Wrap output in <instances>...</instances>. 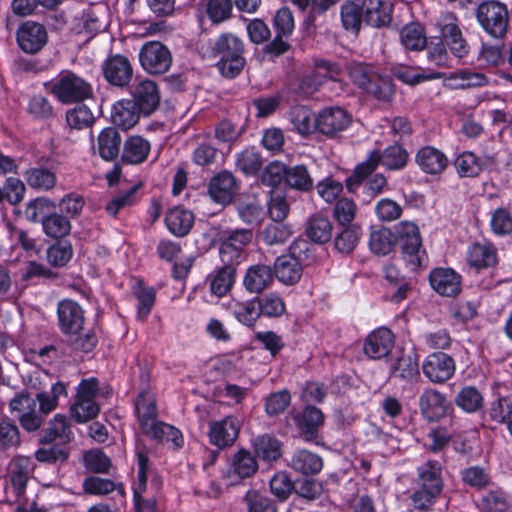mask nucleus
Returning a JSON list of instances; mask_svg holds the SVG:
<instances>
[{
  "label": "nucleus",
  "instance_id": "nucleus-28",
  "mask_svg": "<svg viewBox=\"0 0 512 512\" xmlns=\"http://www.w3.org/2000/svg\"><path fill=\"white\" fill-rule=\"evenodd\" d=\"M135 413L143 433L158 422L156 400L149 390L139 393L135 401Z\"/></svg>",
  "mask_w": 512,
  "mask_h": 512
},
{
  "label": "nucleus",
  "instance_id": "nucleus-56",
  "mask_svg": "<svg viewBox=\"0 0 512 512\" xmlns=\"http://www.w3.org/2000/svg\"><path fill=\"white\" fill-rule=\"evenodd\" d=\"M409 159V153L401 143L386 147V170H402L407 166Z\"/></svg>",
  "mask_w": 512,
  "mask_h": 512
},
{
  "label": "nucleus",
  "instance_id": "nucleus-62",
  "mask_svg": "<svg viewBox=\"0 0 512 512\" xmlns=\"http://www.w3.org/2000/svg\"><path fill=\"white\" fill-rule=\"evenodd\" d=\"M244 501L247 505L248 512H276V507L273 502L256 490H248L245 494Z\"/></svg>",
  "mask_w": 512,
  "mask_h": 512
},
{
  "label": "nucleus",
  "instance_id": "nucleus-54",
  "mask_svg": "<svg viewBox=\"0 0 512 512\" xmlns=\"http://www.w3.org/2000/svg\"><path fill=\"white\" fill-rule=\"evenodd\" d=\"M45 234L52 238H61L69 234L70 221L63 215L52 214L42 220Z\"/></svg>",
  "mask_w": 512,
  "mask_h": 512
},
{
  "label": "nucleus",
  "instance_id": "nucleus-1",
  "mask_svg": "<svg viewBox=\"0 0 512 512\" xmlns=\"http://www.w3.org/2000/svg\"><path fill=\"white\" fill-rule=\"evenodd\" d=\"M386 232V245H400L405 261L413 270L419 268L425 252L421 251L422 240L418 227L412 222L404 221Z\"/></svg>",
  "mask_w": 512,
  "mask_h": 512
},
{
  "label": "nucleus",
  "instance_id": "nucleus-37",
  "mask_svg": "<svg viewBox=\"0 0 512 512\" xmlns=\"http://www.w3.org/2000/svg\"><path fill=\"white\" fill-rule=\"evenodd\" d=\"M289 465L298 473L314 475L322 470L323 461L321 457L315 453L308 450H298L291 457Z\"/></svg>",
  "mask_w": 512,
  "mask_h": 512
},
{
  "label": "nucleus",
  "instance_id": "nucleus-58",
  "mask_svg": "<svg viewBox=\"0 0 512 512\" xmlns=\"http://www.w3.org/2000/svg\"><path fill=\"white\" fill-rule=\"evenodd\" d=\"M400 39L403 46L408 50H422L427 40L420 26H406L400 33Z\"/></svg>",
  "mask_w": 512,
  "mask_h": 512
},
{
  "label": "nucleus",
  "instance_id": "nucleus-44",
  "mask_svg": "<svg viewBox=\"0 0 512 512\" xmlns=\"http://www.w3.org/2000/svg\"><path fill=\"white\" fill-rule=\"evenodd\" d=\"M254 449L258 457L263 461L272 462L281 457V443L269 435H262L255 439Z\"/></svg>",
  "mask_w": 512,
  "mask_h": 512
},
{
  "label": "nucleus",
  "instance_id": "nucleus-3",
  "mask_svg": "<svg viewBox=\"0 0 512 512\" xmlns=\"http://www.w3.org/2000/svg\"><path fill=\"white\" fill-rule=\"evenodd\" d=\"M101 394L99 381L97 378L91 377L83 379L77 386L75 400L70 407L71 416L78 423H85L98 416L100 412V402L97 397ZM108 396L110 391L102 392Z\"/></svg>",
  "mask_w": 512,
  "mask_h": 512
},
{
  "label": "nucleus",
  "instance_id": "nucleus-60",
  "mask_svg": "<svg viewBox=\"0 0 512 512\" xmlns=\"http://www.w3.org/2000/svg\"><path fill=\"white\" fill-rule=\"evenodd\" d=\"M72 246L68 242H58L47 250V260L54 267L66 265L72 258Z\"/></svg>",
  "mask_w": 512,
  "mask_h": 512
},
{
  "label": "nucleus",
  "instance_id": "nucleus-33",
  "mask_svg": "<svg viewBox=\"0 0 512 512\" xmlns=\"http://www.w3.org/2000/svg\"><path fill=\"white\" fill-rule=\"evenodd\" d=\"M150 150L148 140L138 135L130 136L124 143L122 160L128 164H141L147 159Z\"/></svg>",
  "mask_w": 512,
  "mask_h": 512
},
{
  "label": "nucleus",
  "instance_id": "nucleus-51",
  "mask_svg": "<svg viewBox=\"0 0 512 512\" xmlns=\"http://www.w3.org/2000/svg\"><path fill=\"white\" fill-rule=\"evenodd\" d=\"M292 235L291 227L283 221H273L268 224L260 234V237L268 245L282 244Z\"/></svg>",
  "mask_w": 512,
  "mask_h": 512
},
{
  "label": "nucleus",
  "instance_id": "nucleus-29",
  "mask_svg": "<svg viewBox=\"0 0 512 512\" xmlns=\"http://www.w3.org/2000/svg\"><path fill=\"white\" fill-rule=\"evenodd\" d=\"M444 84L451 89H468L481 87L488 84V78L480 72H473L467 69L452 72L448 75L441 73Z\"/></svg>",
  "mask_w": 512,
  "mask_h": 512
},
{
  "label": "nucleus",
  "instance_id": "nucleus-43",
  "mask_svg": "<svg viewBox=\"0 0 512 512\" xmlns=\"http://www.w3.org/2000/svg\"><path fill=\"white\" fill-rule=\"evenodd\" d=\"M256 302L259 309V317L263 315L268 318H277L286 311L284 300L274 292L256 297Z\"/></svg>",
  "mask_w": 512,
  "mask_h": 512
},
{
  "label": "nucleus",
  "instance_id": "nucleus-45",
  "mask_svg": "<svg viewBox=\"0 0 512 512\" xmlns=\"http://www.w3.org/2000/svg\"><path fill=\"white\" fill-rule=\"evenodd\" d=\"M324 420L323 413L320 409L308 406L302 412L294 416L296 425L305 434L312 435L316 429L322 425Z\"/></svg>",
  "mask_w": 512,
  "mask_h": 512
},
{
  "label": "nucleus",
  "instance_id": "nucleus-39",
  "mask_svg": "<svg viewBox=\"0 0 512 512\" xmlns=\"http://www.w3.org/2000/svg\"><path fill=\"white\" fill-rule=\"evenodd\" d=\"M72 439L73 432L67 417L62 414H56L50 421L42 441L45 443L58 441L61 444H66L69 443Z\"/></svg>",
  "mask_w": 512,
  "mask_h": 512
},
{
  "label": "nucleus",
  "instance_id": "nucleus-46",
  "mask_svg": "<svg viewBox=\"0 0 512 512\" xmlns=\"http://www.w3.org/2000/svg\"><path fill=\"white\" fill-rule=\"evenodd\" d=\"M27 184L34 189L50 190L56 185V175L49 169L31 168L24 174Z\"/></svg>",
  "mask_w": 512,
  "mask_h": 512
},
{
  "label": "nucleus",
  "instance_id": "nucleus-38",
  "mask_svg": "<svg viewBox=\"0 0 512 512\" xmlns=\"http://www.w3.org/2000/svg\"><path fill=\"white\" fill-rule=\"evenodd\" d=\"M235 277L236 269L230 266H222L215 270L207 278L211 293L217 297L226 295L232 289Z\"/></svg>",
  "mask_w": 512,
  "mask_h": 512
},
{
  "label": "nucleus",
  "instance_id": "nucleus-55",
  "mask_svg": "<svg viewBox=\"0 0 512 512\" xmlns=\"http://www.w3.org/2000/svg\"><path fill=\"white\" fill-rule=\"evenodd\" d=\"M94 115L86 105L76 106L66 113L67 124L77 130L90 127L94 123Z\"/></svg>",
  "mask_w": 512,
  "mask_h": 512
},
{
  "label": "nucleus",
  "instance_id": "nucleus-52",
  "mask_svg": "<svg viewBox=\"0 0 512 512\" xmlns=\"http://www.w3.org/2000/svg\"><path fill=\"white\" fill-rule=\"evenodd\" d=\"M67 390L62 382H56L52 385L50 392H42L37 394L40 413L47 415L58 406L60 396H66Z\"/></svg>",
  "mask_w": 512,
  "mask_h": 512
},
{
  "label": "nucleus",
  "instance_id": "nucleus-11",
  "mask_svg": "<svg viewBox=\"0 0 512 512\" xmlns=\"http://www.w3.org/2000/svg\"><path fill=\"white\" fill-rule=\"evenodd\" d=\"M300 245L307 247V243L302 241L291 246V252L287 255L279 256L274 263V276L285 285L296 284L303 272V266L299 257L296 256Z\"/></svg>",
  "mask_w": 512,
  "mask_h": 512
},
{
  "label": "nucleus",
  "instance_id": "nucleus-49",
  "mask_svg": "<svg viewBox=\"0 0 512 512\" xmlns=\"http://www.w3.org/2000/svg\"><path fill=\"white\" fill-rule=\"evenodd\" d=\"M390 71L395 78L409 85L439 79L443 76L440 72L415 73L411 68L402 65H394Z\"/></svg>",
  "mask_w": 512,
  "mask_h": 512
},
{
  "label": "nucleus",
  "instance_id": "nucleus-25",
  "mask_svg": "<svg viewBox=\"0 0 512 512\" xmlns=\"http://www.w3.org/2000/svg\"><path fill=\"white\" fill-rule=\"evenodd\" d=\"M274 274L270 266L255 264L250 266L243 278V285L250 293L259 294L273 282Z\"/></svg>",
  "mask_w": 512,
  "mask_h": 512
},
{
  "label": "nucleus",
  "instance_id": "nucleus-26",
  "mask_svg": "<svg viewBox=\"0 0 512 512\" xmlns=\"http://www.w3.org/2000/svg\"><path fill=\"white\" fill-rule=\"evenodd\" d=\"M415 160L424 173L431 175L442 173L448 165L446 155L432 146L421 148L417 152Z\"/></svg>",
  "mask_w": 512,
  "mask_h": 512
},
{
  "label": "nucleus",
  "instance_id": "nucleus-31",
  "mask_svg": "<svg viewBox=\"0 0 512 512\" xmlns=\"http://www.w3.org/2000/svg\"><path fill=\"white\" fill-rule=\"evenodd\" d=\"M441 465L435 460H428L417 467L415 483L418 487L428 488L435 492H441L443 481L441 478Z\"/></svg>",
  "mask_w": 512,
  "mask_h": 512
},
{
  "label": "nucleus",
  "instance_id": "nucleus-53",
  "mask_svg": "<svg viewBox=\"0 0 512 512\" xmlns=\"http://www.w3.org/2000/svg\"><path fill=\"white\" fill-rule=\"evenodd\" d=\"M455 403L465 412L473 413L482 407L483 398L478 389L466 386L456 396Z\"/></svg>",
  "mask_w": 512,
  "mask_h": 512
},
{
  "label": "nucleus",
  "instance_id": "nucleus-6",
  "mask_svg": "<svg viewBox=\"0 0 512 512\" xmlns=\"http://www.w3.org/2000/svg\"><path fill=\"white\" fill-rule=\"evenodd\" d=\"M476 18L486 33L494 38H501L508 28V10L498 1L481 3L476 11Z\"/></svg>",
  "mask_w": 512,
  "mask_h": 512
},
{
  "label": "nucleus",
  "instance_id": "nucleus-35",
  "mask_svg": "<svg viewBox=\"0 0 512 512\" xmlns=\"http://www.w3.org/2000/svg\"><path fill=\"white\" fill-rule=\"evenodd\" d=\"M467 261L476 269L489 268L496 264V249L490 243H474L467 250Z\"/></svg>",
  "mask_w": 512,
  "mask_h": 512
},
{
  "label": "nucleus",
  "instance_id": "nucleus-61",
  "mask_svg": "<svg viewBox=\"0 0 512 512\" xmlns=\"http://www.w3.org/2000/svg\"><path fill=\"white\" fill-rule=\"evenodd\" d=\"M232 7L231 0H208L206 12L213 23H221L230 18Z\"/></svg>",
  "mask_w": 512,
  "mask_h": 512
},
{
  "label": "nucleus",
  "instance_id": "nucleus-48",
  "mask_svg": "<svg viewBox=\"0 0 512 512\" xmlns=\"http://www.w3.org/2000/svg\"><path fill=\"white\" fill-rule=\"evenodd\" d=\"M482 512H512V502L502 491L488 492L480 502Z\"/></svg>",
  "mask_w": 512,
  "mask_h": 512
},
{
  "label": "nucleus",
  "instance_id": "nucleus-19",
  "mask_svg": "<svg viewBox=\"0 0 512 512\" xmlns=\"http://www.w3.org/2000/svg\"><path fill=\"white\" fill-rule=\"evenodd\" d=\"M239 428V421L233 416L211 422L209 426L210 442L219 448L230 446L237 439Z\"/></svg>",
  "mask_w": 512,
  "mask_h": 512
},
{
  "label": "nucleus",
  "instance_id": "nucleus-36",
  "mask_svg": "<svg viewBox=\"0 0 512 512\" xmlns=\"http://www.w3.org/2000/svg\"><path fill=\"white\" fill-rule=\"evenodd\" d=\"M225 305L240 323L248 327L254 326L259 318L256 298L244 302L230 299Z\"/></svg>",
  "mask_w": 512,
  "mask_h": 512
},
{
  "label": "nucleus",
  "instance_id": "nucleus-7",
  "mask_svg": "<svg viewBox=\"0 0 512 512\" xmlns=\"http://www.w3.org/2000/svg\"><path fill=\"white\" fill-rule=\"evenodd\" d=\"M253 234L248 229L231 231L220 243L219 258L223 266L235 268L245 259L244 249L251 242Z\"/></svg>",
  "mask_w": 512,
  "mask_h": 512
},
{
  "label": "nucleus",
  "instance_id": "nucleus-8",
  "mask_svg": "<svg viewBox=\"0 0 512 512\" xmlns=\"http://www.w3.org/2000/svg\"><path fill=\"white\" fill-rule=\"evenodd\" d=\"M141 67L149 74L166 73L172 65V54L168 47L159 41L146 42L139 51Z\"/></svg>",
  "mask_w": 512,
  "mask_h": 512
},
{
  "label": "nucleus",
  "instance_id": "nucleus-24",
  "mask_svg": "<svg viewBox=\"0 0 512 512\" xmlns=\"http://www.w3.org/2000/svg\"><path fill=\"white\" fill-rule=\"evenodd\" d=\"M350 117L342 108H326L317 117V128L325 135H333L348 127Z\"/></svg>",
  "mask_w": 512,
  "mask_h": 512
},
{
  "label": "nucleus",
  "instance_id": "nucleus-18",
  "mask_svg": "<svg viewBox=\"0 0 512 512\" xmlns=\"http://www.w3.org/2000/svg\"><path fill=\"white\" fill-rule=\"evenodd\" d=\"M132 96L133 103L145 116L152 114L160 104L158 87L152 80L146 79L138 82L133 88Z\"/></svg>",
  "mask_w": 512,
  "mask_h": 512
},
{
  "label": "nucleus",
  "instance_id": "nucleus-16",
  "mask_svg": "<svg viewBox=\"0 0 512 512\" xmlns=\"http://www.w3.org/2000/svg\"><path fill=\"white\" fill-rule=\"evenodd\" d=\"M47 41V33L41 24L27 21L17 31L19 47L26 53L34 54L41 50Z\"/></svg>",
  "mask_w": 512,
  "mask_h": 512
},
{
  "label": "nucleus",
  "instance_id": "nucleus-15",
  "mask_svg": "<svg viewBox=\"0 0 512 512\" xmlns=\"http://www.w3.org/2000/svg\"><path fill=\"white\" fill-rule=\"evenodd\" d=\"M496 157L493 154H482L477 156L473 152L465 151L457 156L454 166L461 177L477 176L483 169L494 166Z\"/></svg>",
  "mask_w": 512,
  "mask_h": 512
},
{
  "label": "nucleus",
  "instance_id": "nucleus-27",
  "mask_svg": "<svg viewBox=\"0 0 512 512\" xmlns=\"http://www.w3.org/2000/svg\"><path fill=\"white\" fill-rule=\"evenodd\" d=\"M194 220L193 213L182 206L169 209L165 216L168 231L176 237L186 236L192 229Z\"/></svg>",
  "mask_w": 512,
  "mask_h": 512
},
{
  "label": "nucleus",
  "instance_id": "nucleus-42",
  "mask_svg": "<svg viewBox=\"0 0 512 512\" xmlns=\"http://www.w3.org/2000/svg\"><path fill=\"white\" fill-rule=\"evenodd\" d=\"M306 234L315 243H326L332 235L331 222L327 217L316 214L309 219Z\"/></svg>",
  "mask_w": 512,
  "mask_h": 512
},
{
  "label": "nucleus",
  "instance_id": "nucleus-34",
  "mask_svg": "<svg viewBox=\"0 0 512 512\" xmlns=\"http://www.w3.org/2000/svg\"><path fill=\"white\" fill-rule=\"evenodd\" d=\"M121 137L116 129L108 127L103 129L97 138V145L93 146L99 156L106 160H114L120 150Z\"/></svg>",
  "mask_w": 512,
  "mask_h": 512
},
{
  "label": "nucleus",
  "instance_id": "nucleus-23",
  "mask_svg": "<svg viewBox=\"0 0 512 512\" xmlns=\"http://www.w3.org/2000/svg\"><path fill=\"white\" fill-rule=\"evenodd\" d=\"M237 191V183L232 173L224 171L213 177L208 192L212 200L221 205L229 204Z\"/></svg>",
  "mask_w": 512,
  "mask_h": 512
},
{
  "label": "nucleus",
  "instance_id": "nucleus-47",
  "mask_svg": "<svg viewBox=\"0 0 512 512\" xmlns=\"http://www.w3.org/2000/svg\"><path fill=\"white\" fill-rule=\"evenodd\" d=\"M287 185L298 191H309L312 189L314 181L305 165H295L287 170Z\"/></svg>",
  "mask_w": 512,
  "mask_h": 512
},
{
  "label": "nucleus",
  "instance_id": "nucleus-22",
  "mask_svg": "<svg viewBox=\"0 0 512 512\" xmlns=\"http://www.w3.org/2000/svg\"><path fill=\"white\" fill-rule=\"evenodd\" d=\"M384 152L380 149L373 150L368 158L358 164L352 175L346 179V188L350 193H354L361 186L363 181L370 177L376 169L383 163Z\"/></svg>",
  "mask_w": 512,
  "mask_h": 512
},
{
  "label": "nucleus",
  "instance_id": "nucleus-57",
  "mask_svg": "<svg viewBox=\"0 0 512 512\" xmlns=\"http://www.w3.org/2000/svg\"><path fill=\"white\" fill-rule=\"evenodd\" d=\"M363 13L360 6L346 2L341 6V21L346 30L357 33L361 27Z\"/></svg>",
  "mask_w": 512,
  "mask_h": 512
},
{
  "label": "nucleus",
  "instance_id": "nucleus-21",
  "mask_svg": "<svg viewBox=\"0 0 512 512\" xmlns=\"http://www.w3.org/2000/svg\"><path fill=\"white\" fill-rule=\"evenodd\" d=\"M57 313L61 330L66 335L82 330L84 312L78 303L71 300H63L58 305Z\"/></svg>",
  "mask_w": 512,
  "mask_h": 512
},
{
  "label": "nucleus",
  "instance_id": "nucleus-64",
  "mask_svg": "<svg viewBox=\"0 0 512 512\" xmlns=\"http://www.w3.org/2000/svg\"><path fill=\"white\" fill-rule=\"evenodd\" d=\"M25 190V185L20 179L9 177L1 189L2 201L6 199L10 204L16 205L23 200Z\"/></svg>",
  "mask_w": 512,
  "mask_h": 512
},
{
  "label": "nucleus",
  "instance_id": "nucleus-20",
  "mask_svg": "<svg viewBox=\"0 0 512 512\" xmlns=\"http://www.w3.org/2000/svg\"><path fill=\"white\" fill-rule=\"evenodd\" d=\"M419 407L425 418L437 421L447 414L449 403L444 394L430 388L420 395Z\"/></svg>",
  "mask_w": 512,
  "mask_h": 512
},
{
  "label": "nucleus",
  "instance_id": "nucleus-5",
  "mask_svg": "<svg viewBox=\"0 0 512 512\" xmlns=\"http://www.w3.org/2000/svg\"><path fill=\"white\" fill-rule=\"evenodd\" d=\"M61 103L71 104L93 96L92 85L71 71H62L57 78L44 84Z\"/></svg>",
  "mask_w": 512,
  "mask_h": 512
},
{
  "label": "nucleus",
  "instance_id": "nucleus-50",
  "mask_svg": "<svg viewBox=\"0 0 512 512\" xmlns=\"http://www.w3.org/2000/svg\"><path fill=\"white\" fill-rule=\"evenodd\" d=\"M235 164L242 173L254 175L260 170L262 160L258 151L253 147H249L236 154Z\"/></svg>",
  "mask_w": 512,
  "mask_h": 512
},
{
  "label": "nucleus",
  "instance_id": "nucleus-14",
  "mask_svg": "<svg viewBox=\"0 0 512 512\" xmlns=\"http://www.w3.org/2000/svg\"><path fill=\"white\" fill-rule=\"evenodd\" d=\"M103 74L107 82L111 85L125 87L132 79L133 68L127 57L116 54L105 61Z\"/></svg>",
  "mask_w": 512,
  "mask_h": 512
},
{
  "label": "nucleus",
  "instance_id": "nucleus-2",
  "mask_svg": "<svg viewBox=\"0 0 512 512\" xmlns=\"http://www.w3.org/2000/svg\"><path fill=\"white\" fill-rule=\"evenodd\" d=\"M212 50L219 57L217 66L223 76L234 78L244 68V45L237 36L231 33L221 34L213 43Z\"/></svg>",
  "mask_w": 512,
  "mask_h": 512
},
{
  "label": "nucleus",
  "instance_id": "nucleus-41",
  "mask_svg": "<svg viewBox=\"0 0 512 512\" xmlns=\"http://www.w3.org/2000/svg\"><path fill=\"white\" fill-rule=\"evenodd\" d=\"M290 121L301 135L312 133L317 128V118L305 106H295L290 111Z\"/></svg>",
  "mask_w": 512,
  "mask_h": 512
},
{
  "label": "nucleus",
  "instance_id": "nucleus-59",
  "mask_svg": "<svg viewBox=\"0 0 512 512\" xmlns=\"http://www.w3.org/2000/svg\"><path fill=\"white\" fill-rule=\"evenodd\" d=\"M363 14L368 25L381 27L384 24V0H364Z\"/></svg>",
  "mask_w": 512,
  "mask_h": 512
},
{
  "label": "nucleus",
  "instance_id": "nucleus-4",
  "mask_svg": "<svg viewBox=\"0 0 512 512\" xmlns=\"http://www.w3.org/2000/svg\"><path fill=\"white\" fill-rule=\"evenodd\" d=\"M386 366L391 378L410 382L418 377V363L403 345L395 343L394 335L386 329Z\"/></svg>",
  "mask_w": 512,
  "mask_h": 512
},
{
  "label": "nucleus",
  "instance_id": "nucleus-9",
  "mask_svg": "<svg viewBox=\"0 0 512 512\" xmlns=\"http://www.w3.org/2000/svg\"><path fill=\"white\" fill-rule=\"evenodd\" d=\"M441 39L449 46L451 52L459 58L466 56L469 45L464 39L457 17L451 12L441 14L436 23Z\"/></svg>",
  "mask_w": 512,
  "mask_h": 512
},
{
  "label": "nucleus",
  "instance_id": "nucleus-12",
  "mask_svg": "<svg viewBox=\"0 0 512 512\" xmlns=\"http://www.w3.org/2000/svg\"><path fill=\"white\" fill-rule=\"evenodd\" d=\"M258 470V463L253 454L240 449L231 458L229 467L223 472V478L230 486L239 484L242 480L252 477Z\"/></svg>",
  "mask_w": 512,
  "mask_h": 512
},
{
  "label": "nucleus",
  "instance_id": "nucleus-13",
  "mask_svg": "<svg viewBox=\"0 0 512 512\" xmlns=\"http://www.w3.org/2000/svg\"><path fill=\"white\" fill-rule=\"evenodd\" d=\"M429 282L435 292L441 296L454 297L462 287L461 276L451 268H435L429 274Z\"/></svg>",
  "mask_w": 512,
  "mask_h": 512
},
{
  "label": "nucleus",
  "instance_id": "nucleus-17",
  "mask_svg": "<svg viewBox=\"0 0 512 512\" xmlns=\"http://www.w3.org/2000/svg\"><path fill=\"white\" fill-rule=\"evenodd\" d=\"M148 452L139 443L136 445L138 464V486L134 489L135 507L137 512H156V504L153 499H142L141 492L145 490L148 471Z\"/></svg>",
  "mask_w": 512,
  "mask_h": 512
},
{
  "label": "nucleus",
  "instance_id": "nucleus-63",
  "mask_svg": "<svg viewBox=\"0 0 512 512\" xmlns=\"http://www.w3.org/2000/svg\"><path fill=\"white\" fill-rule=\"evenodd\" d=\"M273 27L275 29V33L278 35H284L285 37H290L292 35L295 23L293 14L289 8L283 7L276 12L273 20Z\"/></svg>",
  "mask_w": 512,
  "mask_h": 512
},
{
  "label": "nucleus",
  "instance_id": "nucleus-30",
  "mask_svg": "<svg viewBox=\"0 0 512 512\" xmlns=\"http://www.w3.org/2000/svg\"><path fill=\"white\" fill-rule=\"evenodd\" d=\"M141 111L131 100H120L112 107L111 120L119 128L128 130L139 121Z\"/></svg>",
  "mask_w": 512,
  "mask_h": 512
},
{
  "label": "nucleus",
  "instance_id": "nucleus-40",
  "mask_svg": "<svg viewBox=\"0 0 512 512\" xmlns=\"http://www.w3.org/2000/svg\"><path fill=\"white\" fill-rule=\"evenodd\" d=\"M145 434L160 442L170 444L173 449L181 448L184 443L181 431L164 422H156Z\"/></svg>",
  "mask_w": 512,
  "mask_h": 512
},
{
  "label": "nucleus",
  "instance_id": "nucleus-32",
  "mask_svg": "<svg viewBox=\"0 0 512 512\" xmlns=\"http://www.w3.org/2000/svg\"><path fill=\"white\" fill-rule=\"evenodd\" d=\"M409 280L400 275L393 266L386 267V299L391 302L400 303L410 291Z\"/></svg>",
  "mask_w": 512,
  "mask_h": 512
},
{
  "label": "nucleus",
  "instance_id": "nucleus-10",
  "mask_svg": "<svg viewBox=\"0 0 512 512\" xmlns=\"http://www.w3.org/2000/svg\"><path fill=\"white\" fill-rule=\"evenodd\" d=\"M424 376L434 384H443L451 379L456 370L454 359L443 352L429 354L422 362Z\"/></svg>",
  "mask_w": 512,
  "mask_h": 512
}]
</instances>
